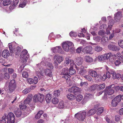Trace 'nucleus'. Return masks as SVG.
<instances>
[{"label": "nucleus", "instance_id": "obj_1", "mask_svg": "<svg viewBox=\"0 0 123 123\" xmlns=\"http://www.w3.org/2000/svg\"><path fill=\"white\" fill-rule=\"evenodd\" d=\"M15 117L14 114L12 112L10 113L7 116L6 114H4L2 119L0 120V123H6V118L7 119V123H14Z\"/></svg>", "mask_w": 123, "mask_h": 123}, {"label": "nucleus", "instance_id": "obj_2", "mask_svg": "<svg viewBox=\"0 0 123 123\" xmlns=\"http://www.w3.org/2000/svg\"><path fill=\"white\" fill-rule=\"evenodd\" d=\"M62 46L63 49L66 51L68 52L69 50L72 51L75 50L74 45L72 43L69 41L63 42L62 44Z\"/></svg>", "mask_w": 123, "mask_h": 123}, {"label": "nucleus", "instance_id": "obj_3", "mask_svg": "<svg viewBox=\"0 0 123 123\" xmlns=\"http://www.w3.org/2000/svg\"><path fill=\"white\" fill-rule=\"evenodd\" d=\"M41 68L39 69L40 71H36V74H37L38 77H39L41 76H43L44 75V74L48 76L49 77L52 76V72L48 68H46L45 69L44 73L43 72L42 70H41Z\"/></svg>", "mask_w": 123, "mask_h": 123}, {"label": "nucleus", "instance_id": "obj_4", "mask_svg": "<svg viewBox=\"0 0 123 123\" xmlns=\"http://www.w3.org/2000/svg\"><path fill=\"white\" fill-rule=\"evenodd\" d=\"M53 60L55 65V67L56 68H57L58 66L57 63H61L63 60L64 58L62 56L56 54L54 56Z\"/></svg>", "mask_w": 123, "mask_h": 123}, {"label": "nucleus", "instance_id": "obj_5", "mask_svg": "<svg viewBox=\"0 0 123 123\" xmlns=\"http://www.w3.org/2000/svg\"><path fill=\"white\" fill-rule=\"evenodd\" d=\"M28 52L26 49L24 50L22 52L20 58L22 60L21 62L24 63H25L29 57L28 55L27 54Z\"/></svg>", "mask_w": 123, "mask_h": 123}, {"label": "nucleus", "instance_id": "obj_6", "mask_svg": "<svg viewBox=\"0 0 123 123\" xmlns=\"http://www.w3.org/2000/svg\"><path fill=\"white\" fill-rule=\"evenodd\" d=\"M68 69L67 68H63L61 72V74L63 75L62 76L63 78L67 80V84H69L67 81H70L69 77L70 76L69 74L68 73Z\"/></svg>", "mask_w": 123, "mask_h": 123}, {"label": "nucleus", "instance_id": "obj_7", "mask_svg": "<svg viewBox=\"0 0 123 123\" xmlns=\"http://www.w3.org/2000/svg\"><path fill=\"white\" fill-rule=\"evenodd\" d=\"M44 99V96L42 94L38 93L33 96V100L35 102H42Z\"/></svg>", "mask_w": 123, "mask_h": 123}, {"label": "nucleus", "instance_id": "obj_8", "mask_svg": "<svg viewBox=\"0 0 123 123\" xmlns=\"http://www.w3.org/2000/svg\"><path fill=\"white\" fill-rule=\"evenodd\" d=\"M17 86L16 83L14 80H12L10 82L9 85V90L10 93L14 91Z\"/></svg>", "mask_w": 123, "mask_h": 123}, {"label": "nucleus", "instance_id": "obj_9", "mask_svg": "<svg viewBox=\"0 0 123 123\" xmlns=\"http://www.w3.org/2000/svg\"><path fill=\"white\" fill-rule=\"evenodd\" d=\"M86 113V112H78L75 114L74 117L80 121L83 120L85 118Z\"/></svg>", "mask_w": 123, "mask_h": 123}, {"label": "nucleus", "instance_id": "obj_10", "mask_svg": "<svg viewBox=\"0 0 123 123\" xmlns=\"http://www.w3.org/2000/svg\"><path fill=\"white\" fill-rule=\"evenodd\" d=\"M106 60H107L110 58V61L111 62H112L114 59L116 58V55H111V53H109L105 54L104 55Z\"/></svg>", "mask_w": 123, "mask_h": 123}, {"label": "nucleus", "instance_id": "obj_11", "mask_svg": "<svg viewBox=\"0 0 123 123\" xmlns=\"http://www.w3.org/2000/svg\"><path fill=\"white\" fill-rule=\"evenodd\" d=\"M81 89L76 86L72 87L68 89V91L70 92H73L75 95L78 92L80 91Z\"/></svg>", "mask_w": 123, "mask_h": 123}, {"label": "nucleus", "instance_id": "obj_12", "mask_svg": "<svg viewBox=\"0 0 123 123\" xmlns=\"http://www.w3.org/2000/svg\"><path fill=\"white\" fill-rule=\"evenodd\" d=\"M108 49L113 51H118L120 50V48L118 46L114 44H110L108 46Z\"/></svg>", "mask_w": 123, "mask_h": 123}, {"label": "nucleus", "instance_id": "obj_13", "mask_svg": "<svg viewBox=\"0 0 123 123\" xmlns=\"http://www.w3.org/2000/svg\"><path fill=\"white\" fill-rule=\"evenodd\" d=\"M92 48L91 46H89L85 47L83 50V52L84 53H90L92 51Z\"/></svg>", "mask_w": 123, "mask_h": 123}, {"label": "nucleus", "instance_id": "obj_14", "mask_svg": "<svg viewBox=\"0 0 123 123\" xmlns=\"http://www.w3.org/2000/svg\"><path fill=\"white\" fill-rule=\"evenodd\" d=\"M111 75H112V78L113 79H119L121 77V75L118 73L116 74L113 70H111Z\"/></svg>", "mask_w": 123, "mask_h": 123}, {"label": "nucleus", "instance_id": "obj_15", "mask_svg": "<svg viewBox=\"0 0 123 123\" xmlns=\"http://www.w3.org/2000/svg\"><path fill=\"white\" fill-rule=\"evenodd\" d=\"M45 59V58H44V60H43V61H42L41 63L40 64H38L37 65L38 66L40 64H43L44 63L45 64H46V65L47 64V66L49 68H50L51 69H53L54 68V67L53 65L52 64L50 63V62H46V61H44V60Z\"/></svg>", "mask_w": 123, "mask_h": 123}, {"label": "nucleus", "instance_id": "obj_16", "mask_svg": "<svg viewBox=\"0 0 123 123\" xmlns=\"http://www.w3.org/2000/svg\"><path fill=\"white\" fill-rule=\"evenodd\" d=\"M51 50L54 53L57 52L61 53L62 51V49L61 47L57 46L52 48L51 49Z\"/></svg>", "mask_w": 123, "mask_h": 123}, {"label": "nucleus", "instance_id": "obj_17", "mask_svg": "<svg viewBox=\"0 0 123 123\" xmlns=\"http://www.w3.org/2000/svg\"><path fill=\"white\" fill-rule=\"evenodd\" d=\"M32 94H28L27 98L24 101V104H29L32 100Z\"/></svg>", "mask_w": 123, "mask_h": 123}, {"label": "nucleus", "instance_id": "obj_18", "mask_svg": "<svg viewBox=\"0 0 123 123\" xmlns=\"http://www.w3.org/2000/svg\"><path fill=\"white\" fill-rule=\"evenodd\" d=\"M88 73L89 75L93 77L96 78L98 76L96 72L92 69L90 70L89 71Z\"/></svg>", "mask_w": 123, "mask_h": 123}, {"label": "nucleus", "instance_id": "obj_19", "mask_svg": "<svg viewBox=\"0 0 123 123\" xmlns=\"http://www.w3.org/2000/svg\"><path fill=\"white\" fill-rule=\"evenodd\" d=\"M10 53L8 50L7 49L4 50L3 51L2 55L5 58H7L9 55Z\"/></svg>", "mask_w": 123, "mask_h": 123}, {"label": "nucleus", "instance_id": "obj_20", "mask_svg": "<svg viewBox=\"0 0 123 123\" xmlns=\"http://www.w3.org/2000/svg\"><path fill=\"white\" fill-rule=\"evenodd\" d=\"M114 19L116 22H118L119 21L121 18V13L120 12H118L116 14L114 15Z\"/></svg>", "mask_w": 123, "mask_h": 123}, {"label": "nucleus", "instance_id": "obj_21", "mask_svg": "<svg viewBox=\"0 0 123 123\" xmlns=\"http://www.w3.org/2000/svg\"><path fill=\"white\" fill-rule=\"evenodd\" d=\"M75 61L77 64L79 66L82 64L83 62V59L81 57H79L76 59Z\"/></svg>", "mask_w": 123, "mask_h": 123}, {"label": "nucleus", "instance_id": "obj_22", "mask_svg": "<svg viewBox=\"0 0 123 123\" xmlns=\"http://www.w3.org/2000/svg\"><path fill=\"white\" fill-rule=\"evenodd\" d=\"M96 112L95 109H91L87 111L86 114L87 116H90L94 114Z\"/></svg>", "mask_w": 123, "mask_h": 123}, {"label": "nucleus", "instance_id": "obj_23", "mask_svg": "<svg viewBox=\"0 0 123 123\" xmlns=\"http://www.w3.org/2000/svg\"><path fill=\"white\" fill-rule=\"evenodd\" d=\"M14 113L17 117H19L22 114V112L20 109H17L15 111Z\"/></svg>", "mask_w": 123, "mask_h": 123}, {"label": "nucleus", "instance_id": "obj_24", "mask_svg": "<svg viewBox=\"0 0 123 123\" xmlns=\"http://www.w3.org/2000/svg\"><path fill=\"white\" fill-rule=\"evenodd\" d=\"M104 110V108L103 107L99 108L97 110V114L98 116L100 115L103 112Z\"/></svg>", "mask_w": 123, "mask_h": 123}, {"label": "nucleus", "instance_id": "obj_25", "mask_svg": "<svg viewBox=\"0 0 123 123\" xmlns=\"http://www.w3.org/2000/svg\"><path fill=\"white\" fill-rule=\"evenodd\" d=\"M84 60L85 61L87 62H90L93 61V60L92 57L89 56H85Z\"/></svg>", "mask_w": 123, "mask_h": 123}, {"label": "nucleus", "instance_id": "obj_26", "mask_svg": "<svg viewBox=\"0 0 123 123\" xmlns=\"http://www.w3.org/2000/svg\"><path fill=\"white\" fill-rule=\"evenodd\" d=\"M52 95L50 93H48L46 95V99L47 103H49L52 97Z\"/></svg>", "mask_w": 123, "mask_h": 123}, {"label": "nucleus", "instance_id": "obj_27", "mask_svg": "<svg viewBox=\"0 0 123 123\" xmlns=\"http://www.w3.org/2000/svg\"><path fill=\"white\" fill-rule=\"evenodd\" d=\"M105 91L106 93L108 95H111L114 92V90L112 89H107Z\"/></svg>", "mask_w": 123, "mask_h": 123}, {"label": "nucleus", "instance_id": "obj_28", "mask_svg": "<svg viewBox=\"0 0 123 123\" xmlns=\"http://www.w3.org/2000/svg\"><path fill=\"white\" fill-rule=\"evenodd\" d=\"M67 97L69 100H73L76 98L74 95L71 93H69L67 95Z\"/></svg>", "mask_w": 123, "mask_h": 123}, {"label": "nucleus", "instance_id": "obj_29", "mask_svg": "<svg viewBox=\"0 0 123 123\" xmlns=\"http://www.w3.org/2000/svg\"><path fill=\"white\" fill-rule=\"evenodd\" d=\"M43 111H39L38 112L35 116V118L37 119H39L41 115L43 114Z\"/></svg>", "mask_w": 123, "mask_h": 123}, {"label": "nucleus", "instance_id": "obj_30", "mask_svg": "<svg viewBox=\"0 0 123 123\" xmlns=\"http://www.w3.org/2000/svg\"><path fill=\"white\" fill-rule=\"evenodd\" d=\"M114 23V21L113 20L111 19L109 20L108 26V28H109L110 30H111L112 25Z\"/></svg>", "mask_w": 123, "mask_h": 123}, {"label": "nucleus", "instance_id": "obj_31", "mask_svg": "<svg viewBox=\"0 0 123 123\" xmlns=\"http://www.w3.org/2000/svg\"><path fill=\"white\" fill-rule=\"evenodd\" d=\"M108 40V37L104 36L101 38V43L103 44H104L106 42H107Z\"/></svg>", "mask_w": 123, "mask_h": 123}, {"label": "nucleus", "instance_id": "obj_32", "mask_svg": "<svg viewBox=\"0 0 123 123\" xmlns=\"http://www.w3.org/2000/svg\"><path fill=\"white\" fill-rule=\"evenodd\" d=\"M96 86L97 87V88L99 90H103L105 87V85L104 83L98 85H96Z\"/></svg>", "mask_w": 123, "mask_h": 123}, {"label": "nucleus", "instance_id": "obj_33", "mask_svg": "<svg viewBox=\"0 0 123 123\" xmlns=\"http://www.w3.org/2000/svg\"><path fill=\"white\" fill-rule=\"evenodd\" d=\"M29 1V0H25L24 1L21 2L19 5V6L22 8L24 7L26 5V2Z\"/></svg>", "mask_w": 123, "mask_h": 123}, {"label": "nucleus", "instance_id": "obj_34", "mask_svg": "<svg viewBox=\"0 0 123 123\" xmlns=\"http://www.w3.org/2000/svg\"><path fill=\"white\" fill-rule=\"evenodd\" d=\"M118 103L120 102L121 99V95L119 94L116 96L113 99Z\"/></svg>", "mask_w": 123, "mask_h": 123}, {"label": "nucleus", "instance_id": "obj_35", "mask_svg": "<svg viewBox=\"0 0 123 123\" xmlns=\"http://www.w3.org/2000/svg\"><path fill=\"white\" fill-rule=\"evenodd\" d=\"M60 94V92L59 90H55L53 92V95L55 97H58Z\"/></svg>", "mask_w": 123, "mask_h": 123}, {"label": "nucleus", "instance_id": "obj_36", "mask_svg": "<svg viewBox=\"0 0 123 123\" xmlns=\"http://www.w3.org/2000/svg\"><path fill=\"white\" fill-rule=\"evenodd\" d=\"M11 2V0H6L3 2V4L4 6H6L10 4Z\"/></svg>", "mask_w": 123, "mask_h": 123}, {"label": "nucleus", "instance_id": "obj_37", "mask_svg": "<svg viewBox=\"0 0 123 123\" xmlns=\"http://www.w3.org/2000/svg\"><path fill=\"white\" fill-rule=\"evenodd\" d=\"M98 60L100 61H103L106 60L104 55L98 56Z\"/></svg>", "mask_w": 123, "mask_h": 123}, {"label": "nucleus", "instance_id": "obj_38", "mask_svg": "<svg viewBox=\"0 0 123 123\" xmlns=\"http://www.w3.org/2000/svg\"><path fill=\"white\" fill-rule=\"evenodd\" d=\"M64 104L63 101H60L58 104V107L60 109H62L64 107Z\"/></svg>", "mask_w": 123, "mask_h": 123}, {"label": "nucleus", "instance_id": "obj_39", "mask_svg": "<svg viewBox=\"0 0 123 123\" xmlns=\"http://www.w3.org/2000/svg\"><path fill=\"white\" fill-rule=\"evenodd\" d=\"M86 70L85 69H81L80 70L78 71V73L81 75H84L86 73Z\"/></svg>", "mask_w": 123, "mask_h": 123}, {"label": "nucleus", "instance_id": "obj_40", "mask_svg": "<svg viewBox=\"0 0 123 123\" xmlns=\"http://www.w3.org/2000/svg\"><path fill=\"white\" fill-rule=\"evenodd\" d=\"M70 59L68 57H66L65 59V60L64 63V65L65 66H67L69 63Z\"/></svg>", "mask_w": 123, "mask_h": 123}, {"label": "nucleus", "instance_id": "obj_41", "mask_svg": "<svg viewBox=\"0 0 123 123\" xmlns=\"http://www.w3.org/2000/svg\"><path fill=\"white\" fill-rule=\"evenodd\" d=\"M69 74L71 75H73L75 74L76 71L75 70L72 68H69Z\"/></svg>", "mask_w": 123, "mask_h": 123}, {"label": "nucleus", "instance_id": "obj_42", "mask_svg": "<svg viewBox=\"0 0 123 123\" xmlns=\"http://www.w3.org/2000/svg\"><path fill=\"white\" fill-rule=\"evenodd\" d=\"M13 51L14 52H15V54L17 55L18 53H19V52L21 51V49L19 46H18L17 47L16 50L14 49V48Z\"/></svg>", "mask_w": 123, "mask_h": 123}, {"label": "nucleus", "instance_id": "obj_43", "mask_svg": "<svg viewBox=\"0 0 123 123\" xmlns=\"http://www.w3.org/2000/svg\"><path fill=\"white\" fill-rule=\"evenodd\" d=\"M93 39L94 40H95L96 42H98L101 39V37L98 36H94L93 37Z\"/></svg>", "mask_w": 123, "mask_h": 123}, {"label": "nucleus", "instance_id": "obj_44", "mask_svg": "<svg viewBox=\"0 0 123 123\" xmlns=\"http://www.w3.org/2000/svg\"><path fill=\"white\" fill-rule=\"evenodd\" d=\"M59 102L58 99L56 98H53L52 100V102L54 104H57Z\"/></svg>", "mask_w": 123, "mask_h": 123}, {"label": "nucleus", "instance_id": "obj_45", "mask_svg": "<svg viewBox=\"0 0 123 123\" xmlns=\"http://www.w3.org/2000/svg\"><path fill=\"white\" fill-rule=\"evenodd\" d=\"M102 47H100L99 46H96L95 48V51L97 52H100L102 50Z\"/></svg>", "mask_w": 123, "mask_h": 123}, {"label": "nucleus", "instance_id": "obj_46", "mask_svg": "<svg viewBox=\"0 0 123 123\" xmlns=\"http://www.w3.org/2000/svg\"><path fill=\"white\" fill-rule=\"evenodd\" d=\"M31 90V89L30 88H27L25 89L22 91L23 93L25 94L30 92Z\"/></svg>", "mask_w": 123, "mask_h": 123}, {"label": "nucleus", "instance_id": "obj_47", "mask_svg": "<svg viewBox=\"0 0 123 123\" xmlns=\"http://www.w3.org/2000/svg\"><path fill=\"white\" fill-rule=\"evenodd\" d=\"M118 103L113 99L112 101L111 104L114 107L116 106Z\"/></svg>", "mask_w": 123, "mask_h": 123}, {"label": "nucleus", "instance_id": "obj_48", "mask_svg": "<svg viewBox=\"0 0 123 123\" xmlns=\"http://www.w3.org/2000/svg\"><path fill=\"white\" fill-rule=\"evenodd\" d=\"M84 78L86 80L89 81H91L92 80V78L90 76L87 75L84 76Z\"/></svg>", "mask_w": 123, "mask_h": 123}, {"label": "nucleus", "instance_id": "obj_49", "mask_svg": "<svg viewBox=\"0 0 123 123\" xmlns=\"http://www.w3.org/2000/svg\"><path fill=\"white\" fill-rule=\"evenodd\" d=\"M83 98L82 95H79L76 97L77 100L78 101H80Z\"/></svg>", "mask_w": 123, "mask_h": 123}, {"label": "nucleus", "instance_id": "obj_50", "mask_svg": "<svg viewBox=\"0 0 123 123\" xmlns=\"http://www.w3.org/2000/svg\"><path fill=\"white\" fill-rule=\"evenodd\" d=\"M120 60L122 61L121 59H118L116 60L115 62V64L116 66H118L121 63Z\"/></svg>", "mask_w": 123, "mask_h": 123}, {"label": "nucleus", "instance_id": "obj_51", "mask_svg": "<svg viewBox=\"0 0 123 123\" xmlns=\"http://www.w3.org/2000/svg\"><path fill=\"white\" fill-rule=\"evenodd\" d=\"M70 35L72 37H75L77 36V34L76 32L71 31L69 33Z\"/></svg>", "mask_w": 123, "mask_h": 123}, {"label": "nucleus", "instance_id": "obj_52", "mask_svg": "<svg viewBox=\"0 0 123 123\" xmlns=\"http://www.w3.org/2000/svg\"><path fill=\"white\" fill-rule=\"evenodd\" d=\"M118 45L121 48H123V40L119 41L118 42Z\"/></svg>", "mask_w": 123, "mask_h": 123}, {"label": "nucleus", "instance_id": "obj_53", "mask_svg": "<svg viewBox=\"0 0 123 123\" xmlns=\"http://www.w3.org/2000/svg\"><path fill=\"white\" fill-rule=\"evenodd\" d=\"M9 47L10 52L12 53L14 52L13 49L12 48L13 45L11 44V43H9Z\"/></svg>", "mask_w": 123, "mask_h": 123}, {"label": "nucleus", "instance_id": "obj_54", "mask_svg": "<svg viewBox=\"0 0 123 123\" xmlns=\"http://www.w3.org/2000/svg\"><path fill=\"white\" fill-rule=\"evenodd\" d=\"M20 108L21 109L24 110L26 107V106L25 105H24L22 104H21L19 105Z\"/></svg>", "mask_w": 123, "mask_h": 123}, {"label": "nucleus", "instance_id": "obj_55", "mask_svg": "<svg viewBox=\"0 0 123 123\" xmlns=\"http://www.w3.org/2000/svg\"><path fill=\"white\" fill-rule=\"evenodd\" d=\"M22 76L24 78H27L28 76V73L26 71L23 72L22 74Z\"/></svg>", "mask_w": 123, "mask_h": 123}, {"label": "nucleus", "instance_id": "obj_56", "mask_svg": "<svg viewBox=\"0 0 123 123\" xmlns=\"http://www.w3.org/2000/svg\"><path fill=\"white\" fill-rule=\"evenodd\" d=\"M105 34L104 31L103 30H100L98 32V35L101 36H103Z\"/></svg>", "mask_w": 123, "mask_h": 123}, {"label": "nucleus", "instance_id": "obj_57", "mask_svg": "<svg viewBox=\"0 0 123 123\" xmlns=\"http://www.w3.org/2000/svg\"><path fill=\"white\" fill-rule=\"evenodd\" d=\"M3 76L4 78L6 79H8L10 77L8 73H7L5 74Z\"/></svg>", "mask_w": 123, "mask_h": 123}, {"label": "nucleus", "instance_id": "obj_58", "mask_svg": "<svg viewBox=\"0 0 123 123\" xmlns=\"http://www.w3.org/2000/svg\"><path fill=\"white\" fill-rule=\"evenodd\" d=\"M96 85H92L90 88V89L91 91L94 90L96 88Z\"/></svg>", "mask_w": 123, "mask_h": 123}, {"label": "nucleus", "instance_id": "obj_59", "mask_svg": "<svg viewBox=\"0 0 123 123\" xmlns=\"http://www.w3.org/2000/svg\"><path fill=\"white\" fill-rule=\"evenodd\" d=\"M28 82L30 84L34 83L33 80L31 78H29L27 79Z\"/></svg>", "mask_w": 123, "mask_h": 123}, {"label": "nucleus", "instance_id": "obj_60", "mask_svg": "<svg viewBox=\"0 0 123 123\" xmlns=\"http://www.w3.org/2000/svg\"><path fill=\"white\" fill-rule=\"evenodd\" d=\"M107 27V25L105 24H103L100 27V29L103 30L105 28H106Z\"/></svg>", "mask_w": 123, "mask_h": 123}, {"label": "nucleus", "instance_id": "obj_61", "mask_svg": "<svg viewBox=\"0 0 123 123\" xmlns=\"http://www.w3.org/2000/svg\"><path fill=\"white\" fill-rule=\"evenodd\" d=\"M69 63H70V66L71 67L70 68H73L74 64L73 60H72L70 59Z\"/></svg>", "mask_w": 123, "mask_h": 123}, {"label": "nucleus", "instance_id": "obj_62", "mask_svg": "<svg viewBox=\"0 0 123 123\" xmlns=\"http://www.w3.org/2000/svg\"><path fill=\"white\" fill-rule=\"evenodd\" d=\"M120 117L119 115H116L115 117V121L117 122L119 121L120 119Z\"/></svg>", "mask_w": 123, "mask_h": 123}, {"label": "nucleus", "instance_id": "obj_63", "mask_svg": "<svg viewBox=\"0 0 123 123\" xmlns=\"http://www.w3.org/2000/svg\"><path fill=\"white\" fill-rule=\"evenodd\" d=\"M113 32L114 33H118L120 32L121 31L118 28L116 29L115 30H113Z\"/></svg>", "mask_w": 123, "mask_h": 123}, {"label": "nucleus", "instance_id": "obj_64", "mask_svg": "<svg viewBox=\"0 0 123 123\" xmlns=\"http://www.w3.org/2000/svg\"><path fill=\"white\" fill-rule=\"evenodd\" d=\"M82 49V47H80L76 49V52L79 53H80Z\"/></svg>", "mask_w": 123, "mask_h": 123}]
</instances>
